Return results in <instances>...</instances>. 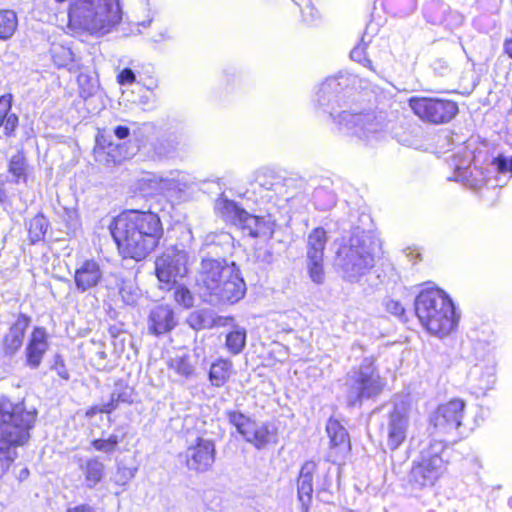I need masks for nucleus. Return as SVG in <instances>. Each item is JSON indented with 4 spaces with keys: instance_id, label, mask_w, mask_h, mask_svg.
Wrapping results in <instances>:
<instances>
[{
    "instance_id": "obj_1",
    "label": "nucleus",
    "mask_w": 512,
    "mask_h": 512,
    "mask_svg": "<svg viewBox=\"0 0 512 512\" xmlns=\"http://www.w3.org/2000/svg\"><path fill=\"white\" fill-rule=\"evenodd\" d=\"M36 414L23 406L0 402V466L9 468L17 449L28 444Z\"/></svg>"
},
{
    "instance_id": "obj_2",
    "label": "nucleus",
    "mask_w": 512,
    "mask_h": 512,
    "mask_svg": "<svg viewBox=\"0 0 512 512\" xmlns=\"http://www.w3.org/2000/svg\"><path fill=\"white\" fill-rule=\"evenodd\" d=\"M381 239L370 232L352 233L341 242L336 259L342 268L352 276L369 274L383 257Z\"/></svg>"
},
{
    "instance_id": "obj_3",
    "label": "nucleus",
    "mask_w": 512,
    "mask_h": 512,
    "mask_svg": "<svg viewBox=\"0 0 512 512\" xmlns=\"http://www.w3.org/2000/svg\"><path fill=\"white\" fill-rule=\"evenodd\" d=\"M200 285L205 292L221 302L236 303L246 293V284L235 264L215 259L203 261Z\"/></svg>"
},
{
    "instance_id": "obj_4",
    "label": "nucleus",
    "mask_w": 512,
    "mask_h": 512,
    "mask_svg": "<svg viewBox=\"0 0 512 512\" xmlns=\"http://www.w3.org/2000/svg\"><path fill=\"white\" fill-rule=\"evenodd\" d=\"M68 16L70 24L90 32H107L121 18L118 0H75Z\"/></svg>"
},
{
    "instance_id": "obj_5",
    "label": "nucleus",
    "mask_w": 512,
    "mask_h": 512,
    "mask_svg": "<svg viewBox=\"0 0 512 512\" xmlns=\"http://www.w3.org/2000/svg\"><path fill=\"white\" fill-rule=\"evenodd\" d=\"M130 212L134 213L130 232V258L139 261L158 246L163 228L156 213L133 209H130Z\"/></svg>"
},
{
    "instance_id": "obj_6",
    "label": "nucleus",
    "mask_w": 512,
    "mask_h": 512,
    "mask_svg": "<svg viewBox=\"0 0 512 512\" xmlns=\"http://www.w3.org/2000/svg\"><path fill=\"white\" fill-rule=\"evenodd\" d=\"M386 382L379 375L372 358H365L359 368L347 374L345 397L348 405H361L362 401L379 396Z\"/></svg>"
},
{
    "instance_id": "obj_7",
    "label": "nucleus",
    "mask_w": 512,
    "mask_h": 512,
    "mask_svg": "<svg viewBox=\"0 0 512 512\" xmlns=\"http://www.w3.org/2000/svg\"><path fill=\"white\" fill-rule=\"evenodd\" d=\"M413 115L422 123L432 126L446 125L459 113L458 102L437 95H415L407 100Z\"/></svg>"
},
{
    "instance_id": "obj_8",
    "label": "nucleus",
    "mask_w": 512,
    "mask_h": 512,
    "mask_svg": "<svg viewBox=\"0 0 512 512\" xmlns=\"http://www.w3.org/2000/svg\"><path fill=\"white\" fill-rule=\"evenodd\" d=\"M443 441L433 440L424 447L419 457L413 461L410 481L419 488L432 487L445 474L447 461L443 458L445 451Z\"/></svg>"
},
{
    "instance_id": "obj_9",
    "label": "nucleus",
    "mask_w": 512,
    "mask_h": 512,
    "mask_svg": "<svg viewBox=\"0 0 512 512\" xmlns=\"http://www.w3.org/2000/svg\"><path fill=\"white\" fill-rule=\"evenodd\" d=\"M496 356L488 345L477 343L473 348V364L467 373V382L476 396L485 395L496 383Z\"/></svg>"
},
{
    "instance_id": "obj_10",
    "label": "nucleus",
    "mask_w": 512,
    "mask_h": 512,
    "mask_svg": "<svg viewBox=\"0 0 512 512\" xmlns=\"http://www.w3.org/2000/svg\"><path fill=\"white\" fill-rule=\"evenodd\" d=\"M418 320H458L453 301L440 289L422 290L415 299Z\"/></svg>"
},
{
    "instance_id": "obj_11",
    "label": "nucleus",
    "mask_w": 512,
    "mask_h": 512,
    "mask_svg": "<svg viewBox=\"0 0 512 512\" xmlns=\"http://www.w3.org/2000/svg\"><path fill=\"white\" fill-rule=\"evenodd\" d=\"M229 422L236 428L243 438L257 449L264 448L276 441V428L270 423H258L241 412L229 411Z\"/></svg>"
},
{
    "instance_id": "obj_12",
    "label": "nucleus",
    "mask_w": 512,
    "mask_h": 512,
    "mask_svg": "<svg viewBox=\"0 0 512 512\" xmlns=\"http://www.w3.org/2000/svg\"><path fill=\"white\" fill-rule=\"evenodd\" d=\"M465 403L452 399L440 405L431 417V424L441 434H453L462 424Z\"/></svg>"
},
{
    "instance_id": "obj_13",
    "label": "nucleus",
    "mask_w": 512,
    "mask_h": 512,
    "mask_svg": "<svg viewBox=\"0 0 512 512\" xmlns=\"http://www.w3.org/2000/svg\"><path fill=\"white\" fill-rule=\"evenodd\" d=\"M215 461V444L212 440L197 437L185 451V464L190 471H208Z\"/></svg>"
},
{
    "instance_id": "obj_14",
    "label": "nucleus",
    "mask_w": 512,
    "mask_h": 512,
    "mask_svg": "<svg viewBox=\"0 0 512 512\" xmlns=\"http://www.w3.org/2000/svg\"><path fill=\"white\" fill-rule=\"evenodd\" d=\"M412 409L404 402L396 403L387 423V444L390 449H397L406 439Z\"/></svg>"
},
{
    "instance_id": "obj_15",
    "label": "nucleus",
    "mask_w": 512,
    "mask_h": 512,
    "mask_svg": "<svg viewBox=\"0 0 512 512\" xmlns=\"http://www.w3.org/2000/svg\"><path fill=\"white\" fill-rule=\"evenodd\" d=\"M157 87V80L151 66H144L140 70L130 69V102L134 104H147Z\"/></svg>"
},
{
    "instance_id": "obj_16",
    "label": "nucleus",
    "mask_w": 512,
    "mask_h": 512,
    "mask_svg": "<svg viewBox=\"0 0 512 512\" xmlns=\"http://www.w3.org/2000/svg\"><path fill=\"white\" fill-rule=\"evenodd\" d=\"M49 349V334L42 327H35L31 332L29 341L25 350L26 364L37 369Z\"/></svg>"
},
{
    "instance_id": "obj_17",
    "label": "nucleus",
    "mask_w": 512,
    "mask_h": 512,
    "mask_svg": "<svg viewBox=\"0 0 512 512\" xmlns=\"http://www.w3.org/2000/svg\"><path fill=\"white\" fill-rule=\"evenodd\" d=\"M102 278V270L97 261L85 260L75 270L74 281L78 290L85 292L95 287Z\"/></svg>"
},
{
    "instance_id": "obj_18",
    "label": "nucleus",
    "mask_w": 512,
    "mask_h": 512,
    "mask_svg": "<svg viewBox=\"0 0 512 512\" xmlns=\"http://www.w3.org/2000/svg\"><path fill=\"white\" fill-rule=\"evenodd\" d=\"M317 465L314 461L303 464L298 478V500L301 503L302 512H308L313 493V475Z\"/></svg>"
},
{
    "instance_id": "obj_19",
    "label": "nucleus",
    "mask_w": 512,
    "mask_h": 512,
    "mask_svg": "<svg viewBox=\"0 0 512 512\" xmlns=\"http://www.w3.org/2000/svg\"><path fill=\"white\" fill-rule=\"evenodd\" d=\"M155 274L161 285V289L170 290L176 282L178 267L169 255H160L155 261Z\"/></svg>"
},
{
    "instance_id": "obj_20",
    "label": "nucleus",
    "mask_w": 512,
    "mask_h": 512,
    "mask_svg": "<svg viewBox=\"0 0 512 512\" xmlns=\"http://www.w3.org/2000/svg\"><path fill=\"white\" fill-rule=\"evenodd\" d=\"M109 229L120 255L126 259L128 257V213L122 212L115 217Z\"/></svg>"
},
{
    "instance_id": "obj_21",
    "label": "nucleus",
    "mask_w": 512,
    "mask_h": 512,
    "mask_svg": "<svg viewBox=\"0 0 512 512\" xmlns=\"http://www.w3.org/2000/svg\"><path fill=\"white\" fill-rule=\"evenodd\" d=\"M216 213L227 223L239 227L246 210L228 198H219L215 203Z\"/></svg>"
},
{
    "instance_id": "obj_22",
    "label": "nucleus",
    "mask_w": 512,
    "mask_h": 512,
    "mask_svg": "<svg viewBox=\"0 0 512 512\" xmlns=\"http://www.w3.org/2000/svg\"><path fill=\"white\" fill-rule=\"evenodd\" d=\"M238 228L246 231L247 234L253 238L271 235L273 232L272 225L269 221L264 217L252 215L248 212H246Z\"/></svg>"
},
{
    "instance_id": "obj_23",
    "label": "nucleus",
    "mask_w": 512,
    "mask_h": 512,
    "mask_svg": "<svg viewBox=\"0 0 512 512\" xmlns=\"http://www.w3.org/2000/svg\"><path fill=\"white\" fill-rule=\"evenodd\" d=\"M327 242V231L323 227H314L307 237V258H324Z\"/></svg>"
},
{
    "instance_id": "obj_24",
    "label": "nucleus",
    "mask_w": 512,
    "mask_h": 512,
    "mask_svg": "<svg viewBox=\"0 0 512 512\" xmlns=\"http://www.w3.org/2000/svg\"><path fill=\"white\" fill-rule=\"evenodd\" d=\"M168 368L183 378H190L195 372L196 361L189 353L175 354L167 362Z\"/></svg>"
},
{
    "instance_id": "obj_25",
    "label": "nucleus",
    "mask_w": 512,
    "mask_h": 512,
    "mask_svg": "<svg viewBox=\"0 0 512 512\" xmlns=\"http://www.w3.org/2000/svg\"><path fill=\"white\" fill-rule=\"evenodd\" d=\"M232 370V362L220 359L211 365L209 380L213 386L220 387L229 379Z\"/></svg>"
},
{
    "instance_id": "obj_26",
    "label": "nucleus",
    "mask_w": 512,
    "mask_h": 512,
    "mask_svg": "<svg viewBox=\"0 0 512 512\" xmlns=\"http://www.w3.org/2000/svg\"><path fill=\"white\" fill-rule=\"evenodd\" d=\"M24 332L23 328L13 325L10 332L4 336L2 351L5 356H12L21 348Z\"/></svg>"
},
{
    "instance_id": "obj_27",
    "label": "nucleus",
    "mask_w": 512,
    "mask_h": 512,
    "mask_svg": "<svg viewBox=\"0 0 512 512\" xmlns=\"http://www.w3.org/2000/svg\"><path fill=\"white\" fill-rule=\"evenodd\" d=\"M326 431L333 447H341L343 449L349 447L347 431L337 420L329 419L326 425Z\"/></svg>"
},
{
    "instance_id": "obj_28",
    "label": "nucleus",
    "mask_w": 512,
    "mask_h": 512,
    "mask_svg": "<svg viewBox=\"0 0 512 512\" xmlns=\"http://www.w3.org/2000/svg\"><path fill=\"white\" fill-rule=\"evenodd\" d=\"M85 483L92 488L99 483L104 476L103 464L96 458L89 459L82 467Z\"/></svg>"
},
{
    "instance_id": "obj_29",
    "label": "nucleus",
    "mask_w": 512,
    "mask_h": 512,
    "mask_svg": "<svg viewBox=\"0 0 512 512\" xmlns=\"http://www.w3.org/2000/svg\"><path fill=\"white\" fill-rule=\"evenodd\" d=\"M18 25L17 16L12 10L0 11V40H8L15 33Z\"/></svg>"
},
{
    "instance_id": "obj_30",
    "label": "nucleus",
    "mask_w": 512,
    "mask_h": 512,
    "mask_svg": "<svg viewBox=\"0 0 512 512\" xmlns=\"http://www.w3.org/2000/svg\"><path fill=\"white\" fill-rule=\"evenodd\" d=\"M428 334L437 338H444L456 329L457 322H419Z\"/></svg>"
},
{
    "instance_id": "obj_31",
    "label": "nucleus",
    "mask_w": 512,
    "mask_h": 512,
    "mask_svg": "<svg viewBox=\"0 0 512 512\" xmlns=\"http://www.w3.org/2000/svg\"><path fill=\"white\" fill-rule=\"evenodd\" d=\"M120 402V394L112 393L110 399L107 402L93 404L85 411V417L92 418L96 414H110L113 412Z\"/></svg>"
},
{
    "instance_id": "obj_32",
    "label": "nucleus",
    "mask_w": 512,
    "mask_h": 512,
    "mask_svg": "<svg viewBox=\"0 0 512 512\" xmlns=\"http://www.w3.org/2000/svg\"><path fill=\"white\" fill-rule=\"evenodd\" d=\"M246 344V331L241 328H237L226 336V347L228 351L233 354H239Z\"/></svg>"
},
{
    "instance_id": "obj_33",
    "label": "nucleus",
    "mask_w": 512,
    "mask_h": 512,
    "mask_svg": "<svg viewBox=\"0 0 512 512\" xmlns=\"http://www.w3.org/2000/svg\"><path fill=\"white\" fill-rule=\"evenodd\" d=\"M48 229V221L43 215L33 217L28 226L29 237L32 243L41 240Z\"/></svg>"
},
{
    "instance_id": "obj_34",
    "label": "nucleus",
    "mask_w": 512,
    "mask_h": 512,
    "mask_svg": "<svg viewBox=\"0 0 512 512\" xmlns=\"http://www.w3.org/2000/svg\"><path fill=\"white\" fill-rule=\"evenodd\" d=\"M8 171L15 178V182L26 180V160L23 153L18 152L11 157Z\"/></svg>"
},
{
    "instance_id": "obj_35",
    "label": "nucleus",
    "mask_w": 512,
    "mask_h": 512,
    "mask_svg": "<svg viewBox=\"0 0 512 512\" xmlns=\"http://www.w3.org/2000/svg\"><path fill=\"white\" fill-rule=\"evenodd\" d=\"M307 272L316 284H322L325 279L324 258H307Z\"/></svg>"
},
{
    "instance_id": "obj_36",
    "label": "nucleus",
    "mask_w": 512,
    "mask_h": 512,
    "mask_svg": "<svg viewBox=\"0 0 512 512\" xmlns=\"http://www.w3.org/2000/svg\"><path fill=\"white\" fill-rule=\"evenodd\" d=\"M128 148L124 144H110L107 151V162L120 164L126 160Z\"/></svg>"
},
{
    "instance_id": "obj_37",
    "label": "nucleus",
    "mask_w": 512,
    "mask_h": 512,
    "mask_svg": "<svg viewBox=\"0 0 512 512\" xmlns=\"http://www.w3.org/2000/svg\"><path fill=\"white\" fill-rule=\"evenodd\" d=\"M52 57L54 63L59 67L66 66L70 61H72V52L70 49L53 45L51 48Z\"/></svg>"
},
{
    "instance_id": "obj_38",
    "label": "nucleus",
    "mask_w": 512,
    "mask_h": 512,
    "mask_svg": "<svg viewBox=\"0 0 512 512\" xmlns=\"http://www.w3.org/2000/svg\"><path fill=\"white\" fill-rule=\"evenodd\" d=\"M119 443V439L116 435H111L106 439H94L91 441V446L96 451L101 452H112L116 449L117 445Z\"/></svg>"
},
{
    "instance_id": "obj_39",
    "label": "nucleus",
    "mask_w": 512,
    "mask_h": 512,
    "mask_svg": "<svg viewBox=\"0 0 512 512\" xmlns=\"http://www.w3.org/2000/svg\"><path fill=\"white\" fill-rule=\"evenodd\" d=\"M174 300L184 308H191L194 298L188 288L180 286L174 291Z\"/></svg>"
},
{
    "instance_id": "obj_40",
    "label": "nucleus",
    "mask_w": 512,
    "mask_h": 512,
    "mask_svg": "<svg viewBox=\"0 0 512 512\" xmlns=\"http://www.w3.org/2000/svg\"><path fill=\"white\" fill-rule=\"evenodd\" d=\"M351 58L367 67L369 70L376 72L373 67L372 61L366 57V48L365 46L358 45L351 51Z\"/></svg>"
},
{
    "instance_id": "obj_41",
    "label": "nucleus",
    "mask_w": 512,
    "mask_h": 512,
    "mask_svg": "<svg viewBox=\"0 0 512 512\" xmlns=\"http://www.w3.org/2000/svg\"><path fill=\"white\" fill-rule=\"evenodd\" d=\"M51 369L56 371L58 376L63 380L69 379V371L66 367L65 360L62 355L55 354L53 357V363L51 365Z\"/></svg>"
},
{
    "instance_id": "obj_42",
    "label": "nucleus",
    "mask_w": 512,
    "mask_h": 512,
    "mask_svg": "<svg viewBox=\"0 0 512 512\" xmlns=\"http://www.w3.org/2000/svg\"><path fill=\"white\" fill-rule=\"evenodd\" d=\"M302 21L310 23L319 17L318 10L309 1H306L304 6H300Z\"/></svg>"
},
{
    "instance_id": "obj_43",
    "label": "nucleus",
    "mask_w": 512,
    "mask_h": 512,
    "mask_svg": "<svg viewBox=\"0 0 512 512\" xmlns=\"http://www.w3.org/2000/svg\"><path fill=\"white\" fill-rule=\"evenodd\" d=\"M492 164L495 166L497 172L502 173V174L509 172L512 174V159L511 158H507L503 155H499L493 159Z\"/></svg>"
},
{
    "instance_id": "obj_44",
    "label": "nucleus",
    "mask_w": 512,
    "mask_h": 512,
    "mask_svg": "<svg viewBox=\"0 0 512 512\" xmlns=\"http://www.w3.org/2000/svg\"><path fill=\"white\" fill-rule=\"evenodd\" d=\"M11 103H12V95L5 94L0 97V127L3 125L5 119L11 114Z\"/></svg>"
},
{
    "instance_id": "obj_45",
    "label": "nucleus",
    "mask_w": 512,
    "mask_h": 512,
    "mask_svg": "<svg viewBox=\"0 0 512 512\" xmlns=\"http://www.w3.org/2000/svg\"><path fill=\"white\" fill-rule=\"evenodd\" d=\"M135 20L130 22V33H143V30L148 28L152 23V18L147 16L146 19L140 20L138 16H135Z\"/></svg>"
},
{
    "instance_id": "obj_46",
    "label": "nucleus",
    "mask_w": 512,
    "mask_h": 512,
    "mask_svg": "<svg viewBox=\"0 0 512 512\" xmlns=\"http://www.w3.org/2000/svg\"><path fill=\"white\" fill-rule=\"evenodd\" d=\"M174 327V322H152L148 330L154 335L164 334Z\"/></svg>"
},
{
    "instance_id": "obj_47",
    "label": "nucleus",
    "mask_w": 512,
    "mask_h": 512,
    "mask_svg": "<svg viewBox=\"0 0 512 512\" xmlns=\"http://www.w3.org/2000/svg\"><path fill=\"white\" fill-rule=\"evenodd\" d=\"M386 310L394 317L401 318L404 313L405 309L403 305L399 301L395 300H389L386 303Z\"/></svg>"
},
{
    "instance_id": "obj_48",
    "label": "nucleus",
    "mask_w": 512,
    "mask_h": 512,
    "mask_svg": "<svg viewBox=\"0 0 512 512\" xmlns=\"http://www.w3.org/2000/svg\"><path fill=\"white\" fill-rule=\"evenodd\" d=\"M153 134V128L149 125H144L142 129L134 132L135 141L139 143L138 146L140 147V145L144 142L143 138L148 141Z\"/></svg>"
},
{
    "instance_id": "obj_49",
    "label": "nucleus",
    "mask_w": 512,
    "mask_h": 512,
    "mask_svg": "<svg viewBox=\"0 0 512 512\" xmlns=\"http://www.w3.org/2000/svg\"><path fill=\"white\" fill-rule=\"evenodd\" d=\"M18 125V117L16 114L11 113L4 121L3 127L6 135H11Z\"/></svg>"
},
{
    "instance_id": "obj_50",
    "label": "nucleus",
    "mask_w": 512,
    "mask_h": 512,
    "mask_svg": "<svg viewBox=\"0 0 512 512\" xmlns=\"http://www.w3.org/2000/svg\"><path fill=\"white\" fill-rule=\"evenodd\" d=\"M64 512H95L94 508L87 504H79L66 509Z\"/></svg>"
},
{
    "instance_id": "obj_51",
    "label": "nucleus",
    "mask_w": 512,
    "mask_h": 512,
    "mask_svg": "<svg viewBox=\"0 0 512 512\" xmlns=\"http://www.w3.org/2000/svg\"><path fill=\"white\" fill-rule=\"evenodd\" d=\"M156 183L153 179H143L139 181V189L140 190H149L154 188V184Z\"/></svg>"
},
{
    "instance_id": "obj_52",
    "label": "nucleus",
    "mask_w": 512,
    "mask_h": 512,
    "mask_svg": "<svg viewBox=\"0 0 512 512\" xmlns=\"http://www.w3.org/2000/svg\"><path fill=\"white\" fill-rule=\"evenodd\" d=\"M115 135L118 139H124L128 136V127L125 126H118L115 129Z\"/></svg>"
},
{
    "instance_id": "obj_53",
    "label": "nucleus",
    "mask_w": 512,
    "mask_h": 512,
    "mask_svg": "<svg viewBox=\"0 0 512 512\" xmlns=\"http://www.w3.org/2000/svg\"><path fill=\"white\" fill-rule=\"evenodd\" d=\"M118 82L120 85H124L128 82V68H124L118 75Z\"/></svg>"
},
{
    "instance_id": "obj_54",
    "label": "nucleus",
    "mask_w": 512,
    "mask_h": 512,
    "mask_svg": "<svg viewBox=\"0 0 512 512\" xmlns=\"http://www.w3.org/2000/svg\"><path fill=\"white\" fill-rule=\"evenodd\" d=\"M158 309L164 311V313H165L164 320H166V321L172 320L173 311L168 306H159Z\"/></svg>"
},
{
    "instance_id": "obj_55",
    "label": "nucleus",
    "mask_w": 512,
    "mask_h": 512,
    "mask_svg": "<svg viewBox=\"0 0 512 512\" xmlns=\"http://www.w3.org/2000/svg\"><path fill=\"white\" fill-rule=\"evenodd\" d=\"M202 323H203V322H200V321L194 322V323L191 325V327H192L193 329H200V328H204L205 326H202Z\"/></svg>"
},
{
    "instance_id": "obj_56",
    "label": "nucleus",
    "mask_w": 512,
    "mask_h": 512,
    "mask_svg": "<svg viewBox=\"0 0 512 512\" xmlns=\"http://www.w3.org/2000/svg\"><path fill=\"white\" fill-rule=\"evenodd\" d=\"M100 149H101V142H100V139L97 138V147L95 148V154L98 156L99 153H100Z\"/></svg>"
},
{
    "instance_id": "obj_57",
    "label": "nucleus",
    "mask_w": 512,
    "mask_h": 512,
    "mask_svg": "<svg viewBox=\"0 0 512 512\" xmlns=\"http://www.w3.org/2000/svg\"><path fill=\"white\" fill-rule=\"evenodd\" d=\"M508 505L512 508V497L509 499Z\"/></svg>"
}]
</instances>
